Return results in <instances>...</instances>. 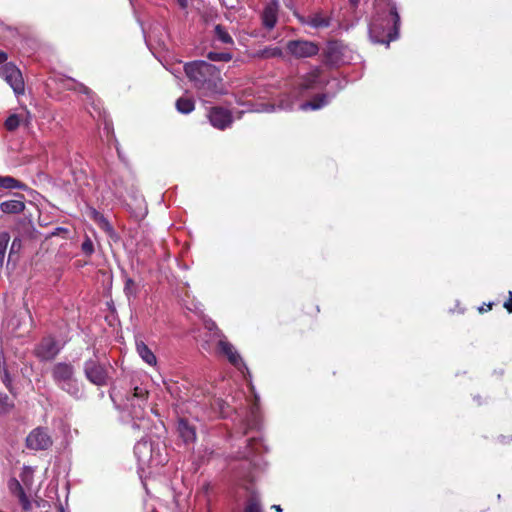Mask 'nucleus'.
Returning a JSON list of instances; mask_svg holds the SVG:
<instances>
[{
    "mask_svg": "<svg viewBox=\"0 0 512 512\" xmlns=\"http://www.w3.org/2000/svg\"><path fill=\"white\" fill-rule=\"evenodd\" d=\"M184 71L201 97H216L223 94L224 88L220 70L204 60L188 62Z\"/></svg>",
    "mask_w": 512,
    "mask_h": 512,
    "instance_id": "f257e3e1",
    "label": "nucleus"
},
{
    "mask_svg": "<svg viewBox=\"0 0 512 512\" xmlns=\"http://www.w3.org/2000/svg\"><path fill=\"white\" fill-rule=\"evenodd\" d=\"M400 16L396 3L388 1L376 5V12L369 24V36L373 43L386 44L399 37Z\"/></svg>",
    "mask_w": 512,
    "mask_h": 512,
    "instance_id": "f03ea898",
    "label": "nucleus"
},
{
    "mask_svg": "<svg viewBox=\"0 0 512 512\" xmlns=\"http://www.w3.org/2000/svg\"><path fill=\"white\" fill-rule=\"evenodd\" d=\"M54 383L76 400L82 399L84 391L75 377V367L69 362H57L51 370Z\"/></svg>",
    "mask_w": 512,
    "mask_h": 512,
    "instance_id": "7ed1b4c3",
    "label": "nucleus"
},
{
    "mask_svg": "<svg viewBox=\"0 0 512 512\" xmlns=\"http://www.w3.org/2000/svg\"><path fill=\"white\" fill-rule=\"evenodd\" d=\"M19 480L10 478L8 481L9 492L18 498L19 503L25 511L31 509V501L27 492L31 491L34 482V469L30 466H23L19 475Z\"/></svg>",
    "mask_w": 512,
    "mask_h": 512,
    "instance_id": "20e7f679",
    "label": "nucleus"
},
{
    "mask_svg": "<svg viewBox=\"0 0 512 512\" xmlns=\"http://www.w3.org/2000/svg\"><path fill=\"white\" fill-rule=\"evenodd\" d=\"M148 398V389L143 384L132 383V388L127 394L123 403V409L128 411L130 416L136 420H143L145 417V406Z\"/></svg>",
    "mask_w": 512,
    "mask_h": 512,
    "instance_id": "39448f33",
    "label": "nucleus"
},
{
    "mask_svg": "<svg viewBox=\"0 0 512 512\" xmlns=\"http://www.w3.org/2000/svg\"><path fill=\"white\" fill-rule=\"evenodd\" d=\"M134 454L143 465L158 466L166 461V457L159 450L156 452L152 443L146 438H142L135 444Z\"/></svg>",
    "mask_w": 512,
    "mask_h": 512,
    "instance_id": "423d86ee",
    "label": "nucleus"
},
{
    "mask_svg": "<svg viewBox=\"0 0 512 512\" xmlns=\"http://www.w3.org/2000/svg\"><path fill=\"white\" fill-rule=\"evenodd\" d=\"M25 444L29 450L45 451L52 447L53 439L48 428L39 426L28 433Z\"/></svg>",
    "mask_w": 512,
    "mask_h": 512,
    "instance_id": "0eeeda50",
    "label": "nucleus"
},
{
    "mask_svg": "<svg viewBox=\"0 0 512 512\" xmlns=\"http://www.w3.org/2000/svg\"><path fill=\"white\" fill-rule=\"evenodd\" d=\"M83 371L86 379L96 386H105L108 383L107 367L97 359L91 358L85 361Z\"/></svg>",
    "mask_w": 512,
    "mask_h": 512,
    "instance_id": "6e6552de",
    "label": "nucleus"
},
{
    "mask_svg": "<svg viewBox=\"0 0 512 512\" xmlns=\"http://www.w3.org/2000/svg\"><path fill=\"white\" fill-rule=\"evenodd\" d=\"M0 77L12 88L16 95L24 93V80L19 68L11 63L0 66Z\"/></svg>",
    "mask_w": 512,
    "mask_h": 512,
    "instance_id": "1a4fd4ad",
    "label": "nucleus"
},
{
    "mask_svg": "<svg viewBox=\"0 0 512 512\" xmlns=\"http://www.w3.org/2000/svg\"><path fill=\"white\" fill-rule=\"evenodd\" d=\"M217 353L227 358V360L238 370H248L241 355L236 348L226 339L222 332H219L217 341Z\"/></svg>",
    "mask_w": 512,
    "mask_h": 512,
    "instance_id": "9d476101",
    "label": "nucleus"
},
{
    "mask_svg": "<svg viewBox=\"0 0 512 512\" xmlns=\"http://www.w3.org/2000/svg\"><path fill=\"white\" fill-rule=\"evenodd\" d=\"M62 346L58 341L51 336L44 337L41 342L35 347V355L41 361L53 360L61 351Z\"/></svg>",
    "mask_w": 512,
    "mask_h": 512,
    "instance_id": "9b49d317",
    "label": "nucleus"
},
{
    "mask_svg": "<svg viewBox=\"0 0 512 512\" xmlns=\"http://www.w3.org/2000/svg\"><path fill=\"white\" fill-rule=\"evenodd\" d=\"M68 89L75 90L83 95L86 96V102L88 105L91 106L92 110H89V113L92 117H100L101 111H102V105L100 100L97 99L96 95L93 93V91L85 86L82 83H79L77 81L71 80L69 84L67 85Z\"/></svg>",
    "mask_w": 512,
    "mask_h": 512,
    "instance_id": "f8f14e48",
    "label": "nucleus"
},
{
    "mask_svg": "<svg viewBox=\"0 0 512 512\" xmlns=\"http://www.w3.org/2000/svg\"><path fill=\"white\" fill-rule=\"evenodd\" d=\"M287 50L298 58H307L318 53L315 43L305 40H292L287 43Z\"/></svg>",
    "mask_w": 512,
    "mask_h": 512,
    "instance_id": "ddd939ff",
    "label": "nucleus"
},
{
    "mask_svg": "<svg viewBox=\"0 0 512 512\" xmlns=\"http://www.w3.org/2000/svg\"><path fill=\"white\" fill-rule=\"evenodd\" d=\"M297 18L301 24L307 25L314 29L328 28L332 22L331 15H329L321 10L313 12L307 16H299L298 15Z\"/></svg>",
    "mask_w": 512,
    "mask_h": 512,
    "instance_id": "4468645a",
    "label": "nucleus"
},
{
    "mask_svg": "<svg viewBox=\"0 0 512 512\" xmlns=\"http://www.w3.org/2000/svg\"><path fill=\"white\" fill-rule=\"evenodd\" d=\"M211 125L219 130L228 128L232 122L233 117L229 110L222 107H213L208 114Z\"/></svg>",
    "mask_w": 512,
    "mask_h": 512,
    "instance_id": "2eb2a0df",
    "label": "nucleus"
},
{
    "mask_svg": "<svg viewBox=\"0 0 512 512\" xmlns=\"http://www.w3.org/2000/svg\"><path fill=\"white\" fill-rule=\"evenodd\" d=\"M322 86L323 80L319 70H312L301 79V82L298 85V95L302 96L309 91L320 89Z\"/></svg>",
    "mask_w": 512,
    "mask_h": 512,
    "instance_id": "dca6fc26",
    "label": "nucleus"
},
{
    "mask_svg": "<svg viewBox=\"0 0 512 512\" xmlns=\"http://www.w3.org/2000/svg\"><path fill=\"white\" fill-rule=\"evenodd\" d=\"M327 60L332 64H340L345 62L344 52L347 51L346 46L341 41H330L327 43L326 48Z\"/></svg>",
    "mask_w": 512,
    "mask_h": 512,
    "instance_id": "f3484780",
    "label": "nucleus"
},
{
    "mask_svg": "<svg viewBox=\"0 0 512 512\" xmlns=\"http://www.w3.org/2000/svg\"><path fill=\"white\" fill-rule=\"evenodd\" d=\"M106 184L111 191L112 196L121 199L127 192V188L124 184L122 177L116 174L114 171H109L105 176Z\"/></svg>",
    "mask_w": 512,
    "mask_h": 512,
    "instance_id": "a211bd4d",
    "label": "nucleus"
},
{
    "mask_svg": "<svg viewBox=\"0 0 512 512\" xmlns=\"http://www.w3.org/2000/svg\"><path fill=\"white\" fill-rule=\"evenodd\" d=\"M177 433L186 446L192 445L196 441V428L185 418H179Z\"/></svg>",
    "mask_w": 512,
    "mask_h": 512,
    "instance_id": "6ab92c4d",
    "label": "nucleus"
},
{
    "mask_svg": "<svg viewBox=\"0 0 512 512\" xmlns=\"http://www.w3.org/2000/svg\"><path fill=\"white\" fill-rule=\"evenodd\" d=\"M279 4L277 0H273L268 3L262 12V24L263 26L271 30L275 27L278 20Z\"/></svg>",
    "mask_w": 512,
    "mask_h": 512,
    "instance_id": "aec40b11",
    "label": "nucleus"
},
{
    "mask_svg": "<svg viewBox=\"0 0 512 512\" xmlns=\"http://www.w3.org/2000/svg\"><path fill=\"white\" fill-rule=\"evenodd\" d=\"M135 345L137 354L142 359V361L151 367H156L157 357L155 356L154 352L147 346V344L141 339H136Z\"/></svg>",
    "mask_w": 512,
    "mask_h": 512,
    "instance_id": "412c9836",
    "label": "nucleus"
},
{
    "mask_svg": "<svg viewBox=\"0 0 512 512\" xmlns=\"http://www.w3.org/2000/svg\"><path fill=\"white\" fill-rule=\"evenodd\" d=\"M336 92L334 93H323L321 95L316 96L313 100L304 102L300 105V109L307 110H318L322 107L329 104V102L334 98Z\"/></svg>",
    "mask_w": 512,
    "mask_h": 512,
    "instance_id": "4be33fe9",
    "label": "nucleus"
},
{
    "mask_svg": "<svg viewBox=\"0 0 512 512\" xmlns=\"http://www.w3.org/2000/svg\"><path fill=\"white\" fill-rule=\"evenodd\" d=\"M20 199L7 200L0 203V211L5 214H20L25 210V203L22 200L23 195H19Z\"/></svg>",
    "mask_w": 512,
    "mask_h": 512,
    "instance_id": "5701e85b",
    "label": "nucleus"
},
{
    "mask_svg": "<svg viewBox=\"0 0 512 512\" xmlns=\"http://www.w3.org/2000/svg\"><path fill=\"white\" fill-rule=\"evenodd\" d=\"M247 447L246 451L243 453V457L246 459H249L251 463L256 465V463L253 460L254 454H259L261 451V448L263 447V444L260 439L258 438H252L250 440H247Z\"/></svg>",
    "mask_w": 512,
    "mask_h": 512,
    "instance_id": "b1692460",
    "label": "nucleus"
},
{
    "mask_svg": "<svg viewBox=\"0 0 512 512\" xmlns=\"http://www.w3.org/2000/svg\"><path fill=\"white\" fill-rule=\"evenodd\" d=\"M0 187L3 189L14 190L25 189V184L11 176H0Z\"/></svg>",
    "mask_w": 512,
    "mask_h": 512,
    "instance_id": "393cba45",
    "label": "nucleus"
},
{
    "mask_svg": "<svg viewBox=\"0 0 512 512\" xmlns=\"http://www.w3.org/2000/svg\"><path fill=\"white\" fill-rule=\"evenodd\" d=\"M176 108L182 114H189L195 108L194 101L191 98L181 97L176 101Z\"/></svg>",
    "mask_w": 512,
    "mask_h": 512,
    "instance_id": "a878e982",
    "label": "nucleus"
},
{
    "mask_svg": "<svg viewBox=\"0 0 512 512\" xmlns=\"http://www.w3.org/2000/svg\"><path fill=\"white\" fill-rule=\"evenodd\" d=\"M125 284H124V294L130 300L131 298H135L138 293V287L135 281L128 277L124 276Z\"/></svg>",
    "mask_w": 512,
    "mask_h": 512,
    "instance_id": "bb28decb",
    "label": "nucleus"
},
{
    "mask_svg": "<svg viewBox=\"0 0 512 512\" xmlns=\"http://www.w3.org/2000/svg\"><path fill=\"white\" fill-rule=\"evenodd\" d=\"M215 37L217 40L224 44L233 45L234 41L227 30L220 24L216 25L214 28Z\"/></svg>",
    "mask_w": 512,
    "mask_h": 512,
    "instance_id": "cd10ccee",
    "label": "nucleus"
},
{
    "mask_svg": "<svg viewBox=\"0 0 512 512\" xmlns=\"http://www.w3.org/2000/svg\"><path fill=\"white\" fill-rule=\"evenodd\" d=\"M243 512H263L258 495L252 494L247 500Z\"/></svg>",
    "mask_w": 512,
    "mask_h": 512,
    "instance_id": "c85d7f7f",
    "label": "nucleus"
},
{
    "mask_svg": "<svg viewBox=\"0 0 512 512\" xmlns=\"http://www.w3.org/2000/svg\"><path fill=\"white\" fill-rule=\"evenodd\" d=\"M10 241V235L8 232L0 233V270L3 268L6 250Z\"/></svg>",
    "mask_w": 512,
    "mask_h": 512,
    "instance_id": "c756f323",
    "label": "nucleus"
},
{
    "mask_svg": "<svg viewBox=\"0 0 512 512\" xmlns=\"http://www.w3.org/2000/svg\"><path fill=\"white\" fill-rule=\"evenodd\" d=\"M207 58L213 62H229L232 59V54L229 52H214L210 51Z\"/></svg>",
    "mask_w": 512,
    "mask_h": 512,
    "instance_id": "7c9ffc66",
    "label": "nucleus"
},
{
    "mask_svg": "<svg viewBox=\"0 0 512 512\" xmlns=\"http://www.w3.org/2000/svg\"><path fill=\"white\" fill-rule=\"evenodd\" d=\"M21 123V119L17 114H11L4 122V126L8 131H15Z\"/></svg>",
    "mask_w": 512,
    "mask_h": 512,
    "instance_id": "2f4dec72",
    "label": "nucleus"
},
{
    "mask_svg": "<svg viewBox=\"0 0 512 512\" xmlns=\"http://www.w3.org/2000/svg\"><path fill=\"white\" fill-rule=\"evenodd\" d=\"M81 250L84 255L91 256L94 253V244L89 237H86L81 245Z\"/></svg>",
    "mask_w": 512,
    "mask_h": 512,
    "instance_id": "473e14b6",
    "label": "nucleus"
},
{
    "mask_svg": "<svg viewBox=\"0 0 512 512\" xmlns=\"http://www.w3.org/2000/svg\"><path fill=\"white\" fill-rule=\"evenodd\" d=\"M1 379L4 385L9 389V391L12 392V378L5 366L1 369Z\"/></svg>",
    "mask_w": 512,
    "mask_h": 512,
    "instance_id": "72a5a7b5",
    "label": "nucleus"
},
{
    "mask_svg": "<svg viewBox=\"0 0 512 512\" xmlns=\"http://www.w3.org/2000/svg\"><path fill=\"white\" fill-rule=\"evenodd\" d=\"M205 327L212 333V337L217 342L219 339V332H221L216 326L215 322L209 320L205 322Z\"/></svg>",
    "mask_w": 512,
    "mask_h": 512,
    "instance_id": "f704fd0d",
    "label": "nucleus"
},
{
    "mask_svg": "<svg viewBox=\"0 0 512 512\" xmlns=\"http://www.w3.org/2000/svg\"><path fill=\"white\" fill-rule=\"evenodd\" d=\"M10 404L7 395H0V414H4L9 411Z\"/></svg>",
    "mask_w": 512,
    "mask_h": 512,
    "instance_id": "c9c22d12",
    "label": "nucleus"
},
{
    "mask_svg": "<svg viewBox=\"0 0 512 512\" xmlns=\"http://www.w3.org/2000/svg\"><path fill=\"white\" fill-rule=\"evenodd\" d=\"M22 241L20 238L16 237L13 239L11 247H10V253L9 258H11L13 253H16L21 248Z\"/></svg>",
    "mask_w": 512,
    "mask_h": 512,
    "instance_id": "e433bc0d",
    "label": "nucleus"
},
{
    "mask_svg": "<svg viewBox=\"0 0 512 512\" xmlns=\"http://www.w3.org/2000/svg\"><path fill=\"white\" fill-rule=\"evenodd\" d=\"M264 53L267 55V56H279L281 55V49L280 48H277V47H274V48H266L263 50Z\"/></svg>",
    "mask_w": 512,
    "mask_h": 512,
    "instance_id": "4c0bfd02",
    "label": "nucleus"
},
{
    "mask_svg": "<svg viewBox=\"0 0 512 512\" xmlns=\"http://www.w3.org/2000/svg\"><path fill=\"white\" fill-rule=\"evenodd\" d=\"M327 84L330 85L331 87H336L337 91H340L344 88L341 81L336 78L331 79L330 81L327 82Z\"/></svg>",
    "mask_w": 512,
    "mask_h": 512,
    "instance_id": "58836bf2",
    "label": "nucleus"
},
{
    "mask_svg": "<svg viewBox=\"0 0 512 512\" xmlns=\"http://www.w3.org/2000/svg\"><path fill=\"white\" fill-rule=\"evenodd\" d=\"M176 4L183 10L188 8V0H174Z\"/></svg>",
    "mask_w": 512,
    "mask_h": 512,
    "instance_id": "ea45409f",
    "label": "nucleus"
},
{
    "mask_svg": "<svg viewBox=\"0 0 512 512\" xmlns=\"http://www.w3.org/2000/svg\"><path fill=\"white\" fill-rule=\"evenodd\" d=\"M504 307L509 313H512V298H508V300L504 303Z\"/></svg>",
    "mask_w": 512,
    "mask_h": 512,
    "instance_id": "a19ab883",
    "label": "nucleus"
},
{
    "mask_svg": "<svg viewBox=\"0 0 512 512\" xmlns=\"http://www.w3.org/2000/svg\"><path fill=\"white\" fill-rule=\"evenodd\" d=\"M7 58H8L7 54L5 52L0 51V64L7 63L6 62Z\"/></svg>",
    "mask_w": 512,
    "mask_h": 512,
    "instance_id": "79ce46f5",
    "label": "nucleus"
},
{
    "mask_svg": "<svg viewBox=\"0 0 512 512\" xmlns=\"http://www.w3.org/2000/svg\"><path fill=\"white\" fill-rule=\"evenodd\" d=\"M492 306H493V303L490 302V303L487 304V309H484V305H483V306L479 307V311L480 312H486V311L490 310L492 308Z\"/></svg>",
    "mask_w": 512,
    "mask_h": 512,
    "instance_id": "37998d69",
    "label": "nucleus"
},
{
    "mask_svg": "<svg viewBox=\"0 0 512 512\" xmlns=\"http://www.w3.org/2000/svg\"><path fill=\"white\" fill-rule=\"evenodd\" d=\"M280 108H282V109H292L293 108V104L292 103H289V104H286V105L281 104Z\"/></svg>",
    "mask_w": 512,
    "mask_h": 512,
    "instance_id": "c03bdc74",
    "label": "nucleus"
},
{
    "mask_svg": "<svg viewBox=\"0 0 512 512\" xmlns=\"http://www.w3.org/2000/svg\"><path fill=\"white\" fill-rule=\"evenodd\" d=\"M104 224H105V229H106L107 231H112V227H111V225H110L106 220H104Z\"/></svg>",
    "mask_w": 512,
    "mask_h": 512,
    "instance_id": "a18cd8bd",
    "label": "nucleus"
},
{
    "mask_svg": "<svg viewBox=\"0 0 512 512\" xmlns=\"http://www.w3.org/2000/svg\"><path fill=\"white\" fill-rule=\"evenodd\" d=\"M272 509H274L276 512H282V508L280 505H273Z\"/></svg>",
    "mask_w": 512,
    "mask_h": 512,
    "instance_id": "49530a36",
    "label": "nucleus"
},
{
    "mask_svg": "<svg viewBox=\"0 0 512 512\" xmlns=\"http://www.w3.org/2000/svg\"><path fill=\"white\" fill-rule=\"evenodd\" d=\"M264 111L265 112H272V111H274V106L269 105V106H267V108Z\"/></svg>",
    "mask_w": 512,
    "mask_h": 512,
    "instance_id": "de8ad7c7",
    "label": "nucleus"
},
{
    "mask_svg": "<svg viewBox=\"0 0 512 512\" xmlns=\"http://www.w3.org/2000/svg\"><path fill=\"white\" fill-rule=\"evenodd\" d=\"M132 426H133V428H135V429H139V428H140V425H139V424H137L136 422H133V425H132Z\"/></svg>",
    "mask_w": 512,
    "mask_h": 512,
    "instance_id": "09e8293b",
    "label": "nucleus"
},
{
    "mask_svg": "<svg viewBox=\"0 0 512 512\" xmlns=\"http://www.w3.org/2000/svg\"><path fill=\"white\" fill-rule=\"evenodd\" d=\"M350 2L353 4V5H357L359 0H350Z\"/></svg>",
    "mask_w": 512,
    "mask_h": 512,
    "instance_id": "8fccbe9b",
    "label": "nucleus"
},
{
    "mask_svg": "<svg viewBox=\"0 0 512 512\" xmlns=\"http://www.w3.org/2000/svg\"><path fill=\"white\" fill-rule=\"evenodd\" d=\"M58 512H65L64 508L62 506H59Z\"/></svg>",
    "mask_w": 512,
    "mask_h": 512,
    "instance_id": "3c124183",
    "label": "nucleus"
},
{
    "mask_svg": "<svg viewBox=\"0 0 512 512\" xmlns=\"http://www.w3.org/2000/svg\"><path fill=\"white\" fill-rule=\"evenodd\" d=\"M509 298H512V292L509 291Z\"/></svg>",
    "mask_w": 512,
    "mask_h": 512,
    "instance_id": "603ef678",
    "label": "nucleus"
},
{
    "mask_svg": "<svg viewBox=\"0 0 512 512\" xmlns=\"http://www.w3.org/2000/svg\"><path fill=\"white\" fill-rule=\"evenodd\" d=\"M0 512H4V511L0 510Z\"/></svg>",
    "mask_w": 512,
    "mask_h": 512,
    "instance_id": "864d4df0",
    "label": "nucleus"
},
{
    "mask_svg": "<svg viewBox=\"0 0 512 512\" xmlns=\"http://www.w3.org/2000/svg\"><path fill=\"white\" fill-rule=\"evenodd\" d=\"M208 512H210V511H208Z\"/></svg>",
    "mask_w": 512,
    "mask_h": 512,
    "instance_id": "5fc2aeb1",
    "label": "nucleus"
}]
</instances>
